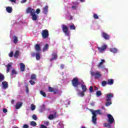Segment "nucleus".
I'll use <instances>...</instances> for the list:
<instances>
[{"label":"nucleus","mask_w":128,"mask_h":128,"mask_svg":"<svg viewBox=\"0 0 128 128\" xmlns=\"http://www.w3.org/2000/svg\"><path fill=\"white\" fill-rule=\"evenodd\" d=\"M26 68V65L22 63H20V69L21 72H24Z\"/></svg>","instance_id":"18"},{"label":"nucleus","mask_w":128,"mask_h":128,"mask_svg":"<svg viewBox=\"0 0 128 128\" xmlns=\"http://www.w3.org/2000/svg\"><path fill=\"white\" fill-rule=\"evenodd\" d=\"M35 50L36 52H40V46L38 44H36L35 46Z\"/></svg>","instance_id":"21"},{"label":"nucleus","mask_w":128,"mask_h":128,"mask_svg":"<svg viewBox=\"0 0 128 128\" xmlns=\"http://www.w3.org/2000/svg\"><path fill=\"white\" fill-rule=\"evenodd\" d=\"M10 2H14V4H16V0H10Z\"/></svg>","instance_id":"55"},{"label":"nucleus","mask_w":128,"mask_h":128,"mask_svg":"<svg viewBox=\"0 0 128 128\" xmlns=\"http://www.w3.org/2000/svg\"><path fill=\"white\" fill-rule=\"evenodd\" d=\"M4 74H2V73H0V82H4Z\"/></svg>","instance_id":"29"},{"label":"nucleus","mask_w":128,"mask_h":128,"mask_svg":"<svg viewBox=\"0 0 128 128\" xmlns=\"http://www.w3.org/2000/svg\"><path fill=\"white\" fill-rule=\"evenodd\" d=\"M50 122L48 121H46L44 122V124H45V126H48Z\"/></svg>","instance_id":"49"},{"label":"nucleus","mask_w":128,"mask_h":128,"mask_svg":"<svg viewBox=\"0 0 128 128\" xmlns=\"http://www.w3.org/2000/svg\"><path fill=\"white\" fill-rule=\"evenodd\" d=\"M95 88V90H98V88H97V87H94Z\"/></svg>","instance_id":"59"},{"label":"nucleus","mask_w":128,"mask_h":128,"mask_svg":"<svg viewBox=\"0 0 128 128\" xmlns=\"http://www.w3.org/2000/svg\"><path fill=\"white\" fill-rule=\"evenodd\" d=\"M30 110H36V106L34 104H31Z\"/></svg>","instance_id":"38"},{"label":"nucleus","mask_w":128,"mask_h":128,"mask_svg":"<svg viewBox=\"0 0 128 128\" xmlns=\"http://www.w3.org/2000/svg\"><path fill=\"white\" fill-rule=\"evenodd\" d=\"M18 56H20V51L16 50L14 54V57L16 58H18Z\"/></svg>","instance_id":"27"},{"label":"nucleus","mask_w":128,"mask_h":128,"mask_svg":"<svg viewBox=\"0 0 128 128\" xmlns=\"http://www.w3.org/2000/svg\"><path fill=\"white\" fill-rule=\"evenodd\" d=\"M36 60H40V54L38 52L36 54Z\"/></svg>","instance_id":"28"},{"label":"nucleus","mask_w":128,"mask_h":128,"mask_svg":"<svg viewBox=\"0 0 128 128\" xmlns=\"http://www.w3.org/2000/svg\"><path fill=\"white\" fill-rule=\"evenodd\" d=\"M41 34L42 36V38L44 40L46 38H48V36H50L48 30L46 29L42 30Z\"/></svg>","instance_id":"5"},{"label":"nucleus","mask_w":128,"mask_h":128,"mask_svg":"<svg viewBox=\"0 0 128 128\" xmlns=\"http://www.w3.org/2000/svg\"><path fill=\"white\" fill-rule=\"evenodd\" d=\"M30 124L32 126H36V122L34 121L31 122Z\"/></svg>","instance_id":"34"},{"label":"nucleus","mask_w":128,"mask_h":128,"mask_svg":"<svg viewBox=\"0 0 128 128\" xmlns=\"http://www.w3.org/2000/svg\"><path fill=\"white\" fill-rule=\"evenodd\" d=\"M106 62V60H101V62L98 64L97 66L98 68H104V66H102V64Z\"/></svg>","instance_id":"11"},{"label":"nucleus","mask_w":128,"mask_h":128,"mask_svg":"<svg viewBox=\"0 0 128 128\" xmlns=\"http://www.w3.org/2000/svg\"><path fill=\"white\" fill-rule=\"evenodd\" d=\"M26 14H30L32 20H38V15L36 14L34 10L32 9V8H28L26 10Z\"/></svg>","instance_id":"2"},{"label":"nucleus","mask_w":128,"mask_h":128,"mask_svg":"<svg viewBox=\"0 0 128 128\" xmlns=\"http://www.w3.org/2000/svg\"><path fill=\"white\" fill-rule=\"evenodd\" d=\"M24 2H26V0H22L21 1L22 4H24Z\"/></svg>","instance_id":"53"},{"label":"nucleus","mask_w":128,"mask_h":128,"mask_svg":"<svg viewBox=\"0 0 128 128\" xmlns=\"http://www.w3.org/2000/svg\"><path fill=\"white\" fill-rule=\"evenodd\" d=\"M90 92H94V87H92V86H90L89 88Z\"/></svg>","instance_id":"42"},{"label":"nucleus","mask_w":128,"mask_h":128,"mask_svg":"<svg viewBox=\"0 0 128 128\" xmlns=\"http://www.w3.org/2000/svg\"><path fill=\"white\" fill-rule=\"evenodd\" d=\"M18 40V37L16 36H14V38L13 39V42L14 44H17Z\"/></svg>","instance_id":"33"},{"label":"nucleus","mask_w":128,"mask_h":128,"mask_svg":"<svg viewBox=\"0 0 128 128\" xmlns=\"http://www.w3.org/2000/svg\"><path fill=\"white\" fill-rule=\"evenodd\" d=\"M106 84H108V82H106V81H103L102 82V86H106Z\"/></svg>","instance_id":"39"},{"label":"nucleus","mask_w":128,"mask_h":128,"mask_svg":"<svg viewBox=\"0 0 128 128\" xmlns=\"http://www.w3.org/2000/svg\"><path fill=\"white\" fill-rule=\"evenodd\" d=\"M96 96H102V91L97 90L96 92Z\"/></svg>","instance_id":"31"},{"label":"nucleus","mask_w":128,"mask_h":128,"mask_svg":"<svg viewBox=\"0 0 128 128\" xmlns=\"http://www.w3.org/2000/svg\"><path fill=\"white\" fill-rule=\"evenodd\" d=\"M48 90L50 92H54V94H58V90L56 88H52V87H48Z\"/></svg>","instance_id":"10"},{"label":"nucleus","mask_w":128,"mask_h":128,"mask_svg":"<svg viewBox=\"0 0 128 128\" xmlns=\"http://www.w3.org/2000/svg\"><path fill=\"white\" fill-rule=\"evenodd\" d=\"M93 16L94 18H95V20H98V14H94Z\"/></svg>","instance_id":"43"},{"label":"nucleus","mask_w":128,"mask_h":128,"mask_svg":"<svg viewBox=\"0 0 128 128\" xmlns=\"http://www.w3.org/2000/svg\"><path fill=\"white\" fill-rule=\"evenodd\" d=\"M52 58L51 59H50V62H52L54 60H56V58H58V54L54 52L53 54H52Z\"/></svg>","instance_id":"13"},{"label":"nucleus","mask_w":128,"mask_h":128,"mask_svg":"<svg viewBox=\"0 0 128 128\" xmlns=\"http://www.w3.org/2000/svg\"><path fill=\"white\" fill-rule=\"evenodd\" d=\"M18 74V72H16V71L15 70H12L10 74L11 76H14V74Z\"/></svg>","instance_id":"35"},{"label":"nucleus","mask_w":128,"mask_h":128,"mask_svg":"<svg viewBox=\"0 0 128 128\" xmlns=\"http://www.w3.org/2000/svg\"><path fill=\"white\" fill-rule=\"evenodd\" d=\"M32 118H33V120H38V117L36 116V115L34 114L32 115Z\"/></svg>","instance_id":"40"},{"label":"nucleus","mask_w":128,"mask_h":128,"mask_svg":"<svg viewBox=\"0 0 128 128\" xmlns=\"http://www.w3.org/2000/svg\"><path fill=\"white\" fill-rule=\"evenodd\" d=\"M62 30L64 34L67 36H70V32L68 31V28L64 24L62 25Z\"/></svg>","instance_id":"6"},{"label":"nucleus","mask_w":128,"mask_h":128,"mask_svg":"<svg viewBox=\"0 0 128 128\" xmlns=\"http://www.w3.org/2000/svg\"><path fill=\"white\" fill-rule=\"evenodd\" d=\"M90 74L92 76H94V78L96 80H98V78H102V74H100L98 71H96V72L92 71L90 72Z\"/></svg>","instance_id":"4"},{"label":"nucleus","mask_w":128,"mask_h":128,"mask_svg":"<svg viewBox=\"0 0 128 128\" xmlns=\"http://www.w3.org/2000/svg\"><path fill=\"white\" fill-rule=\"evenodd\" d=\"M102 110H104V107L102 106Z\"/></svg>","instance_id":"60"},{"label":"nucleus","mask_w":128,"mask_h":128,"mask_svg":"<svg viewBox=\"0 0 128 128\" xmlns=\"http://www.w3.org/2000/svg\"><path fill=\"white\" fill-rule=\"evenodd\" d=\"M14 100H12L11 101V104H14Z\"/></svg>","instance_id":"57"},{"label":"nucleus","mask_w":128,"mask_h":128,"mask_svg":"<svg viewBox=\"0 0 128 128\" xmlns=\"http://www.w3.org/2000/svg\"><path fill=\"white\" fill-rule=\"evenodd\" d=\"M64 68V65L62 64L60 65V68Z\"/></svg>","instance_id":"54"},{"label":"nucleus","mask_w":128,"mask_h":128,"mask_svg":"<svg viewBox=\"0 0 128 128\" xmlns=\"http://www.w3.org/2000/svg\"><path fill=\"white\" fill-rule=\"evenodd\" d=\"M22 106V102H18L16 104V110H18V108H20Z\"/></svg>","instance_id":"16"},{"label":"nucleus","mask_w":128,"mask_h":128,"mask_svg":"<svg viewBox=\"0 0 128 128\" xmlns=\"http://www.w3.org/2000/svg\"><path fill=\"white\" fill-rule=\"evenodd\" d=\"M112 124L110 123H104V126L105 128H112Z\"/></svg>","instance_id":"25"},{"label":"nucleus","mask_w":128,"mask_h":128,"mask_svg":"<svg viewBox=\"0 0 128 128\" xmlns=\"http://www.w3.org/2000/svg\"><path fill=\"white\" fill-rule=\"evenodd\" d=\"M90 106H94V102H92L90 104Z\"/></svg>","instance_id":"52"},{"label":"nucleus","mask_w":128,"mask_h":128,"mask_svg":"<svg viewBox=\"0 0 128 128\" xmlns=\"http://www.w3.org/2000/svg\"><path fill=\"white\" fill-rule=\"evenodd\" d=\"M31 56L32 58H34V56H36V53L34 52H32L31 54Z\"/></svg>","instance_id":"50"},{"label":"nucleus","mask_w":128,"mask_h":128,"mask_svg":"<svg viewBox=\"0 0 128 128\" xmlns=\"http://www.w3.org/2000/svg\"><path fill=\"white\" fill-rule=\"evenodd\" d=\"M107 84H110V86H112V84H114V80L112 79L108 80Z\"/></svg>","instance_id":"30"},{"label":"nucleus","mask_w":128,"mask_h":128,"mask_svg":"<svg viewBox=\"0 0 128 128\" xmlns=\"http://www.w3.org/2000/svg\"><path fill=\"white\" fill-rule=\"evenodd\" d=\"M30 83V84H32V86H34V84H36V82H34L32 80H30L29 81Z\"/></svg>","instance_id":"44"},{"label":"nucleus","mask_w":128,"mask_h":128,"mask_svg":"<svg viewBox=\"0 0 128 128\" xmlns=\"http://www.w3.org/2000/svg\"><path fill=\"white\" fill-rule=\"evenodd\" d=\"M80 2H84V0H80Z\"/></svg>","instance_id":"58"},{"label":"nucleus","mask_w":128,"mask_h":128,"mask_svg":"<svg viewBox=\"0 0 128 128\" xmlns=\"http://www.w3.org/2000/svg\"><path fill=\"white\" fill-rule=\"evenodd\" d=\"M114 98V95L112 93H110L106 94V106H108L112 104V98Z\"/></svg>","instance_id":"3"},{"label":"nucleus","mask_w":128,"mask_h":128,"mask_svg":"<svg viewBox=\"0 0 128 128\" xmlns=\"http://www.w3.org/2000/svg\"><path fill=\"white\" fill-rule=\"evenodd\" d=\"M81 88H82V92H86V90H88V88H86V86L84 84L81 85Z\"/></svg>","instance_id":"23"},{"label":"nucleus","mask_w":128,"mask_h":128,"mask_svg":"<svg viewBox=\"0 0 128 128\" xmlns=\"http://www.w3.org/2000/svg\"><path fill=\"white\" fill-rule=\"evenodd\" d=\"M3 112H4V114H6V112H8V110L6 108H4Z\"/></svg>","instance_id":"51"},{"label":"nucleus","mask_w":128,"mask_h":128,"mask_svg":"<svg viewBox=\"0 0 128 128\" xmlns=\"http://www.w3.org/2000/svg\"><path fill=\"white\" fill-rule=\"evenodd\" d=\"M42 10H43V12L46 14L48 10V6H46L44 8H43Z\"/></svg>","instance_id":"17"},{"label":"nucleus","mask_w":128,"mask_h":128,"mask_svg":"<svg viewBox=\"0 0 128 128\" xmlns=\"http://www.w3.org/2000/svg\"><path fill=\"white\" fill-rule=\"evenodd\" d=\"M40 8H37L36 10V13L38 14H40Z\"/></svg>","instance_id":"45"},{"label":"nucleus","mask_w":128,"mask_h":128,"mask_svg":"<svg viewBox=\"0 0 128 128\" xmlns=\"http://www.w3.org/2000/svg\"><path fill=\"white\" fill-rule=\"evenodd\" d=\"M90 110L92 114V122L94 124H96L97 120L96 116H98V114H102V111L100 110H94L91 109Z\"/></svg>","instance_id":"1"},{"label":"nucleus","mask_w":128,"mask_h":128,"mask_svg":"<svg viewBox=\"0 0 128 128\" xmlns=\"http://www.w3.org/2000/svg\"><path fill=\"white\" fill-rule=\"evenodd\" d=\"M108 117V122H110V124H114V117L112 114H107Z\"/></svg>","instance_id":"8"},{"label":"nucleus","mask_w":128,"mask_h":128,"mask_svg":"<svg viewBox=\"0 0 128 128\" xmlns=\"http://www.w3.org/2000/svg\"><path fill=\"white\" fill-rule=\"evenodd\" d=\"M8 56L10 58L14 57V52L12 51L10 52V53L8 54Z\"/></svg>","instance_id":"41"},{"label":"nucleus","mask_w":128,"mask_h":128,"mask_svg":"<svg viewBox=\"0 0 128 128\" xmlns=\"http://www.w3.org/2000/svg\"><path fill=\"white\" fill-rule=\"evenodd\" d=\"M110 50L111 52H112L113 54H116L118 52V48H110Z\"/></svg>","instance_id":"22"},{"label":"nucleus","mask_w":128,"mask_h":128,"mask_svg":"<svg viewBox=\"0 0 128 128\" xmlns=\"http://www.w3.org/2000/svg\"><path fill=\"white\" fill-rule=\"evenodd\" d=\"M70 30H76V26H74V24H72L71 26H70Z\"/></svg>","instance_id":"37"},{"label":"nucleus","mask_w":128,"mask_h":128,"mask_svg":"<svg viewBox=\"0 0 128 128\" xmlns=\"http://www.w3.org/2000/svg\"><path fill=\"white\" fill-rule=\"evenodd\" d=\"M108 48V46H106V44H104L102 45V46H101V48L98 46L97 48H98V50H99L100 52H104V50H106V48Z\"/></svg>","instance_id":"9"},{"label":"nucleus","mask_w":128,"mask_h":128,"mask_svg":"<svg viewBox=\"0 0 128 128\" xmlns=\"http://www.w3.org/2000/svg\"><path fill=\"white\" fill-rule=\"evenodd\" d=\"M78 96H80L81 98H82L83 96H84V92L83 91H80L78 93Z\"/></svg>","instance_id":"24"},{"label":"nucleus","mask_w":128,"mask_h":128,"mask_svg":"<svg viewBox=\"0 0 128 128\" xmlns=\"http://www.w3.org/2000/svg\"><path fill=\"white\" fill-rule=\"evenodd\" d=\"M2 86L3 88H4L5 90H6V88H8V82L6 81L2 82Z\"/></svg>","instance_id":"12"},{"label":"nucleus","mask_w":128,"mask_h":128,"mask_svg":"<svg viewBox=\"0 0 128 128\" xmlns=\"http://www.w3.org/2000/svg\"><path fill=\"white\" fill-rule=\"evenodd\" d=\"M36 74H32L31 75L30 80H36Z\"/></svg>","instance_id":"36"},{"label":"nucleus","mask_w":128,"mask_h":128,"mask_svg":"<svg viewBox=\"0 0 128 128\" xmlns=\"http://www.w3.org/2000/svg\"><path fill=\"white\" fill-rule=\"evenodd\" d=\"M40 94L41 96H42L44 98H46V94L42 90H40Z\"/></svg>","instance_id":"32"},{"label":"nucleus","mask_w":128,"mask_h":128,"mask_svg":"<svg viewBox=\"0 0 128 128\" xmlns=\"http://www.w3.org/2000/svg\"><path fill=\"white\" fill-rule=\"evenodd\" d=\"M56 118V112H54V115L50 114L48 116V118L50 120H54V118Z\"/></svg>","instance_id":"14"},{"label":"nucleus","mask_w":128,"mask_h":128,"mask_svg":"<svg viewBox=\"0 0 128 128\" xmlns=\"http://www.w3.org/2000/svg\"><path fill=\"white\" fill-rule=\"evenodd\" d=\"M48 50V44H46L43 48L42 52H46Z\"/></svg>","instance_id":"26"},{"label":"nucleus","mask_w":128,"mask_h":128,"mask_svg":"<svg viewBox=\"0 0 128 128\" xmlns=\"http://www.w3.org/2000/svg\"><path fill=\"white\" fill-rule=\"evenodd\" d=\"M6 10L7 12H8V14H12V8L10 6H8L6 8Z\"/></svg>","instance_id":"20"},{"label":"nucleus","mask_w":128,"mask_h":128,"mask_svg":"<svg viewBox=\"0 0 128 128\" xmlns=\"http://www.w3.org/2000/svg\"><path fill=\"white\" fill-rule=\"evenodd\" d=\"M23 128H28L29 126H28V124H24L22 126Z\"/></svg>","instance_id":"48"},{"label":"nucleus","mask_w":128,"mask_h":128,"mask_svg":"<svg viewBox=\"0 0 128 128\" xmlns=\"http://www.w3.org/2000/svg\"><path fill=\"white\" fill-rule=\"evenodd\" d=\"M81 128H86V127H84V126H82Z\"/></svg>","instance_id":"61"},{"label":"nucleus","mask_w":128,"mask_h":128,"mask_svg":"<svg viewBox=\"0 0 128 128\" xmlns=\"http://www.w3.org/2000/svg\"><path fill=\"white\" fill-rule=\"evenodd\" d=\"M80 84V82H78V78H74L72 80V85L74 88H78V86Z\"/></svg>","instance_id":"7"},{"label":"nucleus","mask_w":128,"mask_h":128,"mask_svg":"<svg viewBox=\"0 0 128 128\" xmlns=\"http://www.w3.org/2000/svg\"><path fill=\"white\" fill-rule=\"evenodd\" d=\"M102 36L104 38V40H110V35H108V34L104 32H103L102 33Z\"/></svg>","instance_id":"15"},{"label":"nucleus","mask_w":128,"mask_h":128,"mask_svg":"<svg viewBox=\"0 0 128 128\" xmlns=\"http://www.w3.org/2000/svg\"><path fill=\"white\" fill-rule=\"evenodd\" d=\"M76 7L75 6H72V10H76Z\"/></svg>","instance_id":"56"},{"label":"nucleus","mask_w":128,"mask_h":128,"mask_svg":"<svg viewBox=\"0 0 128 128\" xmlns=\"http://www.w3.org/2000/svg\"><path fill=\"white\" fill-rule=\"evenodd\" d=\"M40 128H48V127L44 124H41L40 125Z\"/></svg>","instance_id":"47"},{"label":"nucleus","mask_w":128,"mask_h":128,"mask_svg":"<svg viewBox=\"0 0 128 128\" xmlns=\"http://www.w3.org/2000/svg\"><path fill=\"white\" fill-rule=\"evenodd\" d=\"M25 88H26V92H28V85H26Z\"/></svg>","instance_id":"46"},{"label":"nucleus","mask_w":128,"mask_h":128,"mask_svg":"<svg viewBox=\"0 0 128 128\" xmlns=\"http://www.w3.org/2000/svg\"><path fill=\"white\" fill-rule=\"evenodd\" d=\"M10 68H12V63H9L6 66V72L7 74L8 72H10Z\"/></svg>","instance_id":"19"}]
</instances>
